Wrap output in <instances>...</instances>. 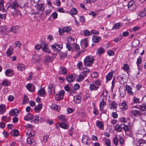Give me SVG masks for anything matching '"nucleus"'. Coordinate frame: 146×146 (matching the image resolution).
<instances>
[{"instance_id": "obj_63", "label": "nucleus", "mask_w": 146, "mask_h": 146, "mask_svg": "<svg viewBox=\"0 0 146 146\" xmlns=\"http://www.w3.org/2000/svg\"><path fill=\"white\" fill-rule=\"evenodd\" d=\"M64 89L66 91L68 92L70 91V87L67 84L64 86Z\"/></svg>"}, {"instance_id": "obj_32", "label": "nucleus", "mask_w": 146, "mask_h": 146, "mask_svg": "<svg viewBox=\"0 0 146 146\" xmlns=\"http://www.w3.org/2000/svg\"><path fill=\"white\" fill-rule=\"evenodd\" d=\"M12 9H15L18 6V5L16 1L13 2V3L10 5Z\"/></svg>"}, {"instance_id": "obj_28", "label": "nucleus", "mask_w": 146, "mask_h": 146, "mask_svg": "<svg viewBox=\"0 0 146 146\" xmlns=\"http://www.w3.org/2000/svg\"><path fill=\"white\" fill-rule=\"evenodd\" d=\"M85 75L83 74H80L78 75V77L76 79L77 82H81L84 79V78L86 77Z\"/></svg>"}, {"instance_id": "obj_41", "label": "nucleus", "mask_w": 146, "mask_h": 146, "mask_svg": "<svg viewBox=\"0 0 146 146\" xmlns=\"http://www.w3.org/2000/svg\"><path fill=\"white\" fill-rule=\"evenodd\" d=\"M126 91L124 89H121L120 90V94L122 97H124L125 95Z\"/></svg>"}, {"instance_id": "obj_6", "label": "nucleus", "mask_w": 146, "mask_h": 146, "mask_svg": "<svg viewBox=\"0 0 146 146\" xmlns=\"http://www.w3.org/2000/svg\"><path fill=\"white\" fill-rule=\"evenodd\" d=\"M19 114V110L17 109H14L12 110L9 112V115L11 116H17Z\"/></svg>"}, {"instance_id": "obj_11", "label": "nucleus", "mask_w": 146, "mask_h": 146, "mask_svg": "<svg viewBox=\"0 0 146 146\" xmlns=\"http://www.w3.org/2000/svg\"><path fill=\"white\" fill-rule=\"evenodd\" d=\"M108 92L106 90L103 92L101 95V98H102V101L106 102L107 100V95Z\"/></svg>"}, {"instance_id": "obj_58", "label": "nucleus", "mask_w": 146, "mask_h": 146, "mask_svg": "<svg viewBox=\"0 0 146 146\" xmlns=\"http://www.w3.org/2000/svg\"><path fill=\"white\" fill-rule=\"evenodd\" d=\"M139 15L141 17H143L146 16V13L143 11H141L139 13Z\"/></svg>"}, {"instance_id": "obj_22", "label": "nucleus", "mask_w": 146, "mask_h": 146, "mask_svg": "<svg viewBox=\"0 0 146 146\" xmlns=\"http://www.w3.org/2000/svg\"><path fill=\"white\" fill-rule=\"evenodd\" d=\"M17 67L18 69L21 71H23L25 70V66L24 64L21 63L18 64H17Z\"/></svg>"}, {"instance_id": "obj_52", "label": "nucleus", "mask_w": 146, "mask_h": 146, "mask_svg": "<svg viewBox=\"0 0 146 146\" xmlns=\"http://www.w3.org/2000/svg\"><path fill=\"white\" fill-rule=\"evenodd\" d=\"M139 108L143 111H145L146 110V104H143L142 105L139 106Z\"/></svg>"}, {"instance_id": "obj_64", "label": "nucleus", "mask_w": 146, "mask_h": 146, "mask_svg": "<svg viewBox=\"0 0 146 146\" xmlns=\"http://www.w3.org/2000/svg\"><path fill=\"white\" fill-rule=\"evenodd\" d=\"M69 38L70 40V43L72 44H74L76 42V41H75V40L74 38L70 37Z\"/></svg>"}, {"instance_id": "obj_15", "label": "nucleus", "mask_w": 146, "mask_h": 146, "mask_svg": "<svg viewBox=\"0 0 146 146\" xmlns=\"http://www.w3.org/2000/svg\"><path fill=\"white\" fill-rule=\"evenodd\" d=\"M40 57L38 55L36 54H35L33 55L32 58V62L33 63H36L39 61Z\"/></svg>"}, {"instance_id": "obj_30", "label": "nucleus", "mask_w": 146, "mask_h": 146, "mask_svg": "<svg viewBox=\"0 0 146 146\" xmlns=\"http://www.w3.org/2000/svg\"><path fill=\"white\" fill-rule=\"evenodd\" d=\"M112 72L109 73L106 76V82H107L110 80L112 79Z\"/></svg>"}, {"instance_id": "obj_39", "label": "nucleus", "mask_w": 146, "mask_h": 146, "mask_svg": "<svg viewBox=\"0 0 146 146\" xmlns=\"http://www.w3.org/2000/svg\"><path fill=\"white\" fill-rule=\"evenodd\" d=\"M100 39V38L97 36H93L92 38L93 41L95 43L99 42Z\"/></svg>"}, {"instance_id": "obj_18", "label": "nucleus", "mask_w": 146, "mask_h": 146, "mask_svg": "<svg viewBox=\"0 0 146 146\" xmlns=\"http://www.w3.org/2000/svg\"><path fill=\"white\" fill-rule=\"evenodd\" d=\"M81 98L80 96L76 95L74 97V100L76 103L79 104L81 102Z\"/></svg>"}, {"instance_id": "obj_59", "label": "nucleus", "mask_w": 146, "mask_h": 146, "mask_svg": "<svg viewBox=\"0 0 146 146\" xmlns=\"http://www.w3.org/2000/svg\"><path fill=\"white\" fill-rule=\"evenodd\" d=\"M84 34L85 36H89L90 35V33L88 30H86L84 31Z\"/></svg>"}, {"instance_id": "obj_43", "label": "nucleus", "mask_w": 146, "mask_h": 146, "mask_svg": "<svg viewBox=\"0 0 146 146\" xmlns=\"http://www.w3.org/2000/svg\"><path fill=\"white\" fill-rule=\"evenodd\" d=\"M5 111V106L3 104L0 105V112L4 113Z\"/></svg>"}, {"instance_id": "obj_5", "label": "nucleus", "mask_w": 146, "mask_h": 146, "mask_svg": "<svg viewBox=\"0 0 146 146\" xmlns=\"http://www.w3.org/2000/svg\"><path fill=\"white\" fill-rule=\"evenodd\" d=\"M66 80L68 82H72L74 80L75 77V75L70 74L67 75Z\"/></svg>"}, {"instance_id": "obj_51", "label": "nucleus", "mask_w": 146, "mask_h": 146, "mask_svg": "<svg viewBox=\"0 0 146 146\" xmlns=\"http://www.w3.org/2000/svg\"><path fill=\"white\" fill-rule=\"evenodd\" d=\"M93 83L96 86L99 87V86L101 85V81L100 80H98L94 81Z\"/></svg>"}, {"instance_id": "obj_40", "label": "nucleus", "mask_w": 146, "mask_h": 146, "mask_svg": "<svg viewBox=\"0 0 146 146\" xmlns=\"http://www.w3.org/2000/svg\"><path fill=\"white\" fill-rule=\"evenodd\" d=\"M29 100L27 96L26 95L24 94L23 96V104H25L28 103L29 102Z\"/></svg>"}, {"instance_id": "obj_60", "label": "nucleus", "mask_w": 146, "mask_h": 146, "mask_svg": "<svg viewBox=\"0 0 146 146\" xmlns=\"http://www.w3.org/2000/svg\"><path fill=\"white\" fill-rule=\"evenodd\" d=\"M104 51V50L103 48L101 47L100 48L98 49V52L100 54H102Z\"/></svg>"}, {"instance_id": "obj_27", "label": "nucleus", "mask_w": 146, "mask_h": 146, "mask_svg": "<svg viewBox=\"0 0 146 146\" xmlns=\"http://www.w3.org/2000/svg\"><path fill=\"white\" fill-rule=\"evenodd\" d=\"M26 134L27 137H33L35 135V133L33 131L29 130L27 131Z\"/></svg>"}, {"instance_id": "obj_56", "label": "nucleus", "mask_w": 146, "mask_h": 146, "mask_svg": "<svg viewBox=\"0 0 146 146\" xmlns=\"http://www.w3.org/2000/svg\"><path fill=\"white\" fill-rule=\"evenodd\" d=\"M16 27H12L10 29V32H13L14 33L17 32Z\"/></svg>"}, {"instance_id": "obj_61", "label": "nucleus", "mask_w": 146, "mask_h": 146, "mask_svg": "<svg viewBox=\"0 0 146 146\" xmlns=\"http://www.w3.org/2000/svg\"><path fill=\"white\" fill-rule=\"evenodd\" d=\"M54 4L57 6H59L60 5V2L59 0H56L54 2Z\"/></svg>"}, {"instance_id": "obj_24", "label": "nucleus", "mask_w": 146, "mask_h": 146, "mask_svg": "<svg viewBox=\"0 0 146 146\" xmlns=\"http://www.w3.org/2000/svg\"><path fill=\"white\" fill-rule=\"evenodd\" d=\"M96 125L99 127L100 129H103L104 125L102 122L97 121L96 123Z\"/></svg>"}, {"instance_id": "obj_16", "label": "nucleus", "mask_w": 146, "mask_h": 146, "mask_svg": "<svg viewBox=\"0 0 146 146\" xmlns=\"http://www.w3.org/2000/svg\"><path fill=\"white\" fill-rule=\"evenodd\" d=\"M138 143L140 146H146V141L140 138L138 141Z\"/></svg>"}, {"instance_id": "obj_38", "label": "nucleus", "mask_w": 146, "mask_h": 146, "mask_svg": "<svg viewBox=\"0 0 146 146\" xmlns=\"http://www.w3.org/2000/svg\"><path fill=\"white\" fill-rule=\"evenodd\" d=\"M58 118L59 120H61L63 122L66 121V119L65 118L64 116L63 115L61 114L58 117Z\"/></svg>"}, {"instance_id": "obj_35", "label": "nucleus", "mask_w": 146, "mask_h": 146, "mask_svg": "<svg viewBox=\"0 0 146 146\" xmlns=\"http://www.w3.org/2000/svg\"><path fill=\"white\" fill-rule=\"evenodd\" d=\"M122 127H123V129L125 131V133H126V131H129L130 129V126H129L122 124Z\"/></svg>"}, {"instance_id": "obj_36", "label": "nucleus", "mask_w": 146, "mask_h": 146, "mask_svg": "<svg viewBox=\"0 0 146 146\" xmlns=\"http://www.w3.org/2000/svg\"><path fill=\"white\" fill-rule=\"evenodd\" d=\"M48 91L51 92V93H52V92H54V90L55 87L52 84H50L48 85Z\"/></svg>"}, {"instance_id": "obj_4", "label": "nucleus", "mask_w": 146, "mask_h": 146, "mask_svg": "<svg viewBox=\"0 0 146 146\" xmlns=\"http://www.w3.org/2000/svg\"><path fill=\"white\" fill-rule=\"evenodd\" d=\"M62 44H54L52 45V47L54 51H60L62 48Z\"/></svg>"}, {"instance_id": "obj_33", "label": "nucleus", "mask_w": 146, "mask_h": 146, "mask_svg": "<svg viewBox=\"0 0 146 146\" xmlns=\"http://www.w3.org/2000/svg\"><path fill=\"white\" fill-rule=\"evenodd\" d=\"M90 69L87 68H83L82 74L86 76L87 74L90 72Z\"/></svg>"}, {"instance_id": "obj_1", "label": "nucleus", "mask_w": 146, "mask_h": 146, "mask_svg": "<svg viewBox=\"0 0 146 146\" xmlns=\"http://www.w3.org/2000/svg\"><path fill=\"white\" fill-rule=\"evenodd\" d=\"M94 60V58L93 57L91 56H88L84 59V64L86 66L91 67L93 64Z\"/></svg>"}, {"instance_id": "obj_25", "label": "nucleus", "mask_w": 146, "mask_h": 146, "mask_svg": "<svg viewBox=\"0 0 146 146\" xmlns=\"http://www.w3.org/2000/svg\"><path fill=\"white\" fill-rule=\"evenodd\" d=\"M45 93V90L43 88L39 90L38 92V94L40 96H43Z\"/></svg>"}, {"instance_id": "obj_8", "label": "nucleus", "mask_w": 146, "mask_h": 146, "mask_svg": "<svg viewBox=\"0 0 146 146\" xmlns=\"http://www.w3.org/2000/svg\"><path fill=\"white\" fill-rule=\"evenodd\" d=\"M117 104L114 101L109 102V107L111 109L115 110L116 108Z\"/></svg>"}, {"instance_id": "obj_23", "label": "nucleus", "mask_w": 146, "mask_h": 146, "mask_svg": "<svg viewBox=\"0 0 146 146\" xmlns=\"http://www.w3.org/2000/svg\"><path fill=\"white\" fill-rule=\"evenodd\" d=\"M60 69V73L63 75H66L67 73V70L66 68L62 66H61Z\"/></svg>"}, {"instance_id": "obj_19", "label": "nucleus", "mask_w": 146, "mask_h": 146, "mask_svg": "<svg viewBox=\"0 0 146 146\" xmlns=\"http://www.w3.org/2000/svg\"><path fill=\"white\" fill-rule=\"evenodd\" d=\"M119 108L122 110H126L128 108V106L126 104L124 103L119 104Z\"/></svg>"}, {"instance_id": "obj_49", "label": "nucleus", "mask_w": 146, "mask_h": 146, "mask_svg": "<svg viewBox=\"0 0 146 146\" xmlns=\"http://www.w3.org/2000/svg\"><path fill=\"white\" fill-rule=\"evenodd\" d=\"M38 8L39 11H42L44 9V5L43 4H40L38 6Z\"/></svg>"}, {"instance_id": "obj_55", "label": "nucleus", "mask_w": 146, "mask_h": 146, "mask_svg": "<svg viewBox=\"0 0 146 146\" xmlns=\"http://www.w3.org/2000/svg\"><path fill=\"white\" fill-rule=\"evenodd\" d=\"M107 53L109 56H113L114 54V52L111 50H108Z\"/></svg>"}, {"instance_id": "obj_42", "label": "nucleus", "mask_w": 146, "mask_h": 146, "mask_svg": "<svg viewBox=\"0 0 146 146\" xmlns=\"http://www.w3.org/2000/svg\"><path fill=\"white\" fill-rule=\"evenodd\" d=\"M118 137L117 138V137L115 135V137L113 138V142L115 145L117 146L118 145Z\"/></svg>"}, {"instance_id": "obj_2", "label": "nucleus", "mask_w": 146, "mask_h": 146, "mask_svg": "<svg viewBox=\"0 0 146 146\" xmlns=\"http://www.w3.org/2000/svg\"><path fill=\"white\" fill-rule=\"evenodd\" d=\"M128 8L130 11L134 10L136 8V4L133 1L131 0L128 3Z\"/></svg>"}, {"instance_id": "obj_54", "label": "nucleus", "mask_w": 146, "mask_h": 146, "mask_svg": "<svg viewBox=\"0 0 146 146\" xmlns=\"http://www.w3.org/2000/svg\"><path fill=\"white\" fill-rule=\"evenodd\" d=\"M50 57L48 56H45V59H44V61L45 63H47L49 62H50Z\"/></svg>"}, {"instance_id": "obj_45", "label": "nucleus", "mask_w": 146, "mask_h": 146, "mask_svg": "<svg viewBox=\"0 0 146 146\" xmlns=\"http://www.w3.org/2000/svg\"><path fill=\"white\" fill-rule=\"evenodd\" d=\"M63 29L64 32L68 33L71 29V28L69 26L63 27Z\"/></svg>"}, {"instance_id": "obj_50", "label": "nucleus", "mask_w": 146, "mask_h": 146, "mask_svg": "<svg viewBox=\"0 0 146 146\" xmlns=\"http://www.w3.org/2000/svg\"><path fill=\"white\" fill-rule=\"evenodd\" d=\"M59 126L60 127L62 128L66 129L67 128V126L66 124L64 123H60L59 124Z\"/></svg>"}, {"instance_id": "obj_7", "label": "nucleus", "mask_w": 146, "mask_h": 146, "mask_svg": "<svg viewBox=\"0 0 146 146\" xmlns=\"http://www.w3.org/2000/svg\"><path fill=\"white\" fill-rule=\"evenodd\" d=\"M140 112L138 110H134L131 111L130 115L131 116L136 117L140 115Z\"/></svg>"}, {"instance_id": "obj_13", "label": "nucleus", "mask_w": 146, "mask_h": 146, "mask_svg": "<svg viewBox=\"0 0 146 146\" xmlns=\"http://www.w3.org/2000/svg\"><path fill=\"white\" fill-rule=\"evenodd\" d=\"M41 48L45 52H49L48 49V45L44 43H42L41 44Z\"/></svg>"}, {"instance_id": "obj_57", "label": "nucleus", "mask_w": 146, "mask_h": 146, "mask_svg": "<svg viewBox=\"0 0 146 146\" xmlns=\"http://www.w3.org/2000/svg\"><path fill=\"white\" fill-rule=\"evenodd\" d=\"M129 68L128 65L127 64H125L123 65V69L125 71L127 70Z\"/></svg>"}, {"instance_id": "obj_3", "label": "nucleus", "mask_w": 146, "mask_h": 146, "mask_svg": "<svg viewBox=\"0 0 146 146\" xmlns=\"http://www.w3.org/2000/svg\"><path fill=\"white\" fill-rule=\"evenodd\" d=\"M65 92L64 90H62L57 94L55 96V99L56 100H60L63 98Z\"/></svg>"}, {"instance_id": "obj_21", "label": "nucleus", "mask_w": 146, "mask_h": 146, "mask_svg": "<svg viewBox=\"0 0 146 146\" xmlns=\"http://www.w3.org/2000/svg\"><path fill=\"white\" fill-rule=\"evenodd\" d=\"M33 115L30 113H28L24 117V119L26 121H29L33 118Z\"/></svg>"}, {"instance_id": "obj_20", "label": "nucleus", "mask_w": 146, "mask_h": 146, "mask_svg": "<svg viewBox=\"0 0 146 146\" xmlns=\"http://www.w3.org/2000/svg\"><path fill=\"white\" fill-rule=\"evenodd\" d=\"M81 44L85 47H86L88 46V41L87 39L85 38L81 40Z\"/></svg>"}, {"instance_id": "obj_26", "label": "nucleus", "mask_w": 146, "mask_h": 146, "mask_svg": "<svg viewBox=\"0 0 146 146\" xmlns=\"http://www.w3.org/2000/svg\"><path fill=\"white\" fill-rule=\"evenodd\" d=\"M2 85L4 86H9L11 84L10 82L7 79L4 80L1 82Z\"/></svg>"}, {"instance_id": "obj_37", "label": "nucleus", "mask_w": 146, "mask_h": 146, "mask_svg": "<svg viewBox=\"0 0 146 146\" xmlns=\"http://www.w3.org/2000/svg\"><path fill=\"white\" fill-rule=\"evenodd\" d=\"M121 27L120 24L119 23L115 24L112 27V29H119Z\"/></svg>"}, {"instance_id": "obj_47", "label": "nucleus", "mask_w": 146, "mask_h": 146, "mask_svg": "<svg viewBox=\"0 0 146 146\" xmlns=\"http://www.w3.org/2000/svg\"><path fill=\"white\" fill-rule=\"evenodd\" d=\"M77 68L78 69L80 70L83 68V64L82 62H80L77 64Z\"/></svg>"}, {"instance_id": "obj_34", "label": "nucleus", "mask_w": 146, "mask_h": 146, "mask_svg": "<svg viewBox=\"0 0 146 146\" xmlns=\"http://www.w3.org/2000/svg\"><path fill=\"white\" fill-rule=\"evenodd\" d=\"M11 134L13 136H17L19 134V131L17 129L13 130L11 131Z\"/></svg>"}, {"instance_id": "obj_31", "label": "nucleus", "mask_w": 146, "mask_h": 146, "mask_svg": "<svg viewBox=\"0 0 146 146\" xmlns=\"http://www.w3.org/2000/svg\"><path fill=\"white\" fill-rule=\"evenodd\" d=\"M115 130L118 132H120L123 129L122 124L121 125H119L117 124L115 126Z\"/></svg>"}, {"instance_id": "obj_46", "label": "nucleus", "mask_w": 146, "mask_h": 146, "mask_svg": "<svg viewBox=\"0 0 146 146\" xmlns=\"http://www.w3.org/2000/svg\"><path fill=\"white\" fill-rule=\"evenodd\" d=\"M77 13V11L75 8L72 9L70 11V13L71 15H76Z\"/></svg>"}, {"instance_id": "obj_10", "label": "nucleus", "mask_w": 146, "mask_h": 146, "mask_svg": "<svg viewBox=\"0 0 146 146\" xmlns=\"http://www.w3.org/2000/svg\"><path fill=\"white\" fill-rule=\"evenodd\" d=\"M5 75L7 76H11L13 75L14 72L13 70L11 69H7L5 72Z\"/></svg>"}, {"instance_id": "obj_44", "label": "nucleus", "mask_w": 146, "mask_h": 146, "mask_svg": "<svg viewBox=\"0 0 146 146\" xmlns=\"http://www.w3.org/2000/svg\"><path fill=\"white\" fill-rule=\"evenodd\" d=\"M39 116L38 115H36L32 121L35 124L38 123L39 120Z\"/></svg>"}, {"instance_id": "obj_9", "label": "nucleus", "mask_w": 146, "mask_h": 146, "mask_svg": "<svg viewBox=\"0 0 146 146\" xmlns=\"http://www.w3.org/2000/svg\"><path fill=\"white\" fill-rule=\"evenodd\" d=\"M33 137H28L27 139V143L29 144L34 145L35 144V140L32 138Z\"/></svg>"}, {"instance_id": "obj_48", "label": "nucleus", "mask_w": 146, "mask_h": 146, "mask_svg": "<svg viewBox=\"0 0 146 146\" xmlns=\"http://www.w3.org/2000/svg\"><path fill=\"white\" fill-rule=\"evenodd\" d=\"M118 139L120 144L121 145H123L125 141L123 138L120 135H118Z\"/></svg>"}, {"instance_id": "obj_62", "label": "nucleus", "mask_w": 146, "mask_h": 146, "mask_svg": "<svg viewBox=\"0 0 146 146\" xmlns=\"http://www.w3.org/2000/svg\"><path fill=\"white\" fill-rule=\"evenodd\" d=\"M15 47H18L19 48L20 47L21 43L19 41H16L15 43Z\"/></svg>"}, {"instance_id": "obj_29", "label": "nucleus", "mask_w": 146, "mask_h": 146, "mask_svg": "<svg viewBox=\"0 0 146 146\" xmlns=\"http://www.w3.org/2000/svg\"><path fill=\"white\" fill-rule=\"evenodd\" d=\"M42 108V105L40 104H38L34 108L35 111L36 113L39 112Z\"/></svg>"}, {"instance_id": "obj_14", "label": "nucleus", "mask_w": 146, "mask_h": 146, "mask_svg": "<svg viewBox=\"0 0 146 146\" xmlns=\"http://www.w3.org/2000/svg\"><path fill=\"white\" fill-rule=\"evenodd\" d=\"M142 62V58L141 56H139L137 58L136 63L137 64L138 69L140 70H141V67L140 65V64Z\"/></svg>"}, {"instance_id": "obj_17", "label": "nucleus", "mask_w": 146, "mask_h": 146, "mask_svg": "<svg viewBox=\"0 0 146 146\" xmlns=\"http://www.w3.org/2000/svg\"><path fill=\"white\" fill-rule=\"evenodd\" d=\"M99 88L98 86H96L94 83L90 84V88L91 91L97 90Z\"/></svg>"}, {"instance_id": "obj_53", "label": "nucleus", "mask_w": 146, "mask_h": 146, "mask_svg": "<svg viewBox=\"0 0 146 146\" xmlns=\"http://www.w3.org/2000/svg\"><path fill=\"white\" fill-rule=\"evenodd\" d=\"M13 52V51L12 50L9 48L6 52V54L8 56H10L12 54Z\"/></svg>"}, {"instance_id": "obj_12", "label": "nucleus", "mask_w": 146, "mask_h": 146, "mask_svg": "<svg viewBox=\"0 0 146 146\" xmlns=\"http://www.w3.org/2000/svg\"><path fill=\"white\" fill-rule=\"evenodd\" d=\"M126 90L127 92L130 95L133 96V92L132 91V88L130 86L126 85Z\"/></svg>"}]
</instances>
